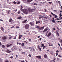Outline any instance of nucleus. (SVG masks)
<instances>
[{
    "label": "nucleus",
    "instance_id": "bf43d9fd",
    "mask_svg": "<svg viewBox=\"0 0 62 62\" xmlns=\"http://www.w3.org/2000/svg\"><path fill=\"white\" fill-rule=\"evenodd\" d=\"M0 46H1V45H2V44L1 42H0Z\"/></svg>",
    "mask_w": 62,
    "mask_h": 62
},
{
    "label": "nucleus",
    "instance_id": "338daca9",
    "mask_svg": "<svg viewBox=\"0 0 62 62\" xmlns=\"http://www.w3.org/2000/svg\"><path fill=\"white\" fill-rule=\"evenodd\" d=\"M56 19H57V20H58V21H59V18H56Z\"/></svg>",
    "mask_w": 62,
    "mask_h": 62
},
{
    "label": "nucleus",
    "instance_id": "39448f33",
    "mask_svg": "<svg viewBox=\"0 0 62 62\" xmlns=\"http://www.w3.org/2000/svg\"><path fill=\"white\" fill-rule=\"evenodd\" d=\"M23 12L26 14H27L28 13V11L27 9H23Z\"/></svg>",
    "mask_w": 62,
    "mask_h": 62
},
{
    "label": "nucleus",
    "instance_id": "dca6fc26",
    "mask_svg": "<svg viewBox=\"0 0 62 62\" xmlns=\"http://www.w3.org/2000/svg\"><path fill=\"white\" fill-rule=\"evenodd\" d=\"M38 49L39 48V49L40 51H41V48H40V46H38Z\"/></svg>",
    "mask_w": 62,
    "mask_h": 62
},
{
    "label": "nucleus",
    "instance_id": "ea45409f",
    "mask_svg": "<svg viewBox=\"0 0 62 62\" xmlns=\"http://www.w3.org/2000/svg\"><path fill=\"white\" fill-rule=\"evenodd\" d=\"M49 31H50L49 30H48L47 31L46 33H48L49 32Z\"/></svg>",
    "mask_w": 62,
    "mask_h": 62
},
{
    "label": "nucleus",
    "instance_id": "c85d7f7f",
    "mask_svg": "<svg viewBox=\"0 0 62 62\" xmlns=\"http://www.w3.org/2000/svg\"><path fill=\"white\" fill-rule=\"evenodd\" d=\"M2 47L3 48H4L5 47V46L4 45H3L2 46Z\"/></svg>",
    "mask_w": 62,
    "mask_h": 62
},
{
    "label": "nucleus",
    "instance_id": "4c0bfd02",
    "mask_svg": "<svg viewBox=\"0 0 62 62\" xmlns=\"http://www.w3.org/2000/svg\"><path fill=\"white\" fill-rule=\"evenodd\" d=\"M16 39V36H15L14 38V39Z\"/></svg>",
    "mask_w": 62,
    "mask_h": 62
},
{
    "label": "nucleus",
    "instance_id": "f03ea898",
    "mask_svg": "<svg viewBox=\"0 0 62 62\" xmlns=\"http://www.w3.org/2000/svg\"><path fill=\"white\" fill-rule=\"evenodd\" d=\"M17 50V47L13 46L11 48V50L12 51H15Z\"/></svg>",
    "mask_w": 62,
    "mask_h": 62
},
{
    "label": "nucleus",
    "instance_id": "2f4dec72",
    "mask_svg": "<svg viewBox=\"0 0 62 62\" xmlns=\"http://www.w3.org/2000/svg\"><path fill=\"white\" fill-rule=\"evenodd\" d=\"M58 56H59V57H62V56H61V55L59 54L58 55Z\"/></svg>",
    "mask_w": 62,
    "mask_h": 62
},
{
    "label": "nucleus",
    "instance_id": "c756f323",
    "mask_svg": "<svg viewBox=\"0 0 62 62\" xmlns=\"http://www.w3.org/2000/svg\"><path fill=\"white\" fill-rule=\"evenodd\" d=\"M51 14L52 15H53V16H54V15H55V14H53V13H52V12H51Z\"/></svg>",
    "mask_w": 62,
    "mask_h": 62
},
{
    "label": "nucleus",
    "instance_id": "a18cd8bd",
    "mask_svg": "<svg viewBox=\"0 0 62 62\" xmlns=\"http://www.w3.org/2000/svg\"><path fill=\"white\" fill-rule=\"evenodd\" d=\"M22 46H23V43L22 44H21Z\"/></svg>",
    "mask_w": 62,
    "mask_h": 62
},
{
    "label": "nucleus",
    "instance_id": "0e129e2a",
    "mask_svg": "<svg viewBox=\"0 0 62 62\" xmlns=\"http://www.w3.org/2000/svg\"><path fill=\"white\" fill-rule=\"evenodd\" d=\"M47 34H48V33H47V32H46V35H45L46 36H47Z\"/></svg>",
    "mask_w": 62,
    "mask_h": 62
},
{
    "label": "nucleus",
    "instance_id": "b1692460",
    "mask_svg": "<svg viewBox=\"0 0 62 62\" xmlns=\"http://www.w3.org/2000/svg\"><path fill=\"white\" fill-rule=\"evenodd\" d=\"M10 12V10H8L7 11V12L8 14Z\"/></svg>",
    "mask_w": 62,
    "mask_h": 62
},
{
    "label": "nucleus",
    "instance_id": "2eb2a0df",
    "mask_svg": "<svg viewBox=\"0 0 62 62\" xmlns=\"http://www.w3.org/2000/svg\"><path fill=\"white\" fill-rule=\"evenodd\" d=\"M45 58H47V55L46 54H45L44 56Z\"/></svg>",
    "mask_w": 62,
    "mask_h": 62
},
{
    "label": "nucleus",
    "instance_id": "9b49d317",
    "mask_svg": "<svg viewBox=\"0 0 62 62\" xmlns=\"http://www.w3.org/2000/svg\"><path fill=\"white\" fill-rule=\"evenodd\" d=\"M36 57L37 58H38L39 59H41V56H36Z\"/></svg>",
    "mask_w": 62,
    "mask_h": 62
},
{
    "label": "nucleus",
    "instance_id": "4be33fe9",
    "mask_svg": "<svg viewBox=\"0 0 62 62\" xmlns=\"http://www.w3.org/2000/svg\"><path fill=\"white\" fill-rule=\"evenodd\" d=\"M24 48H25V49H27V48H29V47H27L25 46H24Z\"/></svg>",
    "mask_w": 62,
    "mask_h": 62
},
{
    "label": "nucleus",
    "instance_id": "a878e982",
    "mask_svg": "<svg viewBox=\"0 0 62 62\" xmlns=\"http://www.w3.org/2000/svg\"><path fill=\"white\" fill-rule=\"evenodd\" d=\"M41 47H44V45L43 44H41Z\"/></svg>",
    "mask_w": 62,
    "mask_h": 62
},
{
    "label": "nucleus",
    "instance_id": "c03bdc74",
    "mask_svg": "<svg viewBox=\"0 0 62 62\" xmlns=\"http://www.w3.org/2000/svg\"><path fill=\"white\" fill-rule=\"evenodd\" d=\"M17 9H16V10H14V11L16 12L17 11Z\"/></svg>",
    "mask_w": 62,
    "mask_h": 62
},
{
    "label": "nucleus",
    "instance_id": "79ce46f5",
    "mask_svg": "<svg viewBox=\"0 0 62 62\" xmlns=\"http://www.w3.org/2000/svg\"><path fill=\"white\" fill-rule=\"evenodd\" d=\"M34 5H38V4L36 3H34Z\"/></svg>",
    "mask_w": 62,
    "mask_h": 62
},
{
    "label": "nucleus",
    "instance_id": "4d7b16f0",
    "mask_svg": "<svg viewBox=\"0 0 62 62\" xmlns=\"http://www.w3.org/2000/svg\"><path fill=\"white\" fill-rule=\"evenodd\" d=\"M46 16H45V17H44V19H46Z\"/></svg>",
    "mask_w": 62,
    "mask_h": 62
},
{
    "label": "nucleus",
    "instance_id": "69168bd1",
    "mask_svg": "<svg viewBox=\"0 0 62 62\" xmlns=\"http://www.w3.org/2000/svg\"><path fill=\"white\" fill-rule=\"evenodd\" d=\"M16 28H19V27H18L17 26H16Z\"/></svg>",
    "mask_w": 62,
    "mask_h": 62
},
{
    "label": "nucleus",
    "instance_id": "f3484780",
    "mask_svg": "<svg viewBox=\"0 0 62 62\" xmlns=\"http://www.w3.org/2000/svg\"><path fill=\"white\" fill-rule=\"evenodd\" d=\"M21 37H22V35H19V39H21Z\"/></svg>",
    "mask_w": 62,
    "mask_h": 62
},
{
    "label": "nucleus",
    "instance_id": "de8ad7c7",
    "mask_svg": "<svg viewBox=\"0 0 62 62\" xmlns=\"http://www.w3.org/2000/svg\"><path fill=\"white\" fill-rule=\"evenodd\" d=\"M58 2L59 4H61L60 3V1H58Z\"/></svg>",
    "mask_w": 62,
    "mask_h": 62
},
{
    "label": "nucleus",
    "instance_id": "7ed1b4c3",
    "mask_svg": "<svg viewBox=\"0 0 62 62\" xmlns=\"http://www.w3.org/2000/svg\"><path fill=\"white\" fill-rule=\"evenodd\" d=\"M24 27L25 29H28L29 28V24H26L24 26Z\"/></svg>",
    "mask_w": 62,
    "mask_h": 62
},
{
    "label": "nucleus",
    "instance_id": "ddd939ff",
    "mask_svg": "<svg viewBox=\"0 0 62 62\" xmlns=\"http://www.w3.org/2000/svg\"><path fill=\"white\" fill-rule=\"evenodd\" d=\"M51 33L50 32H49V33L47 35V37H50V36H51Z\"/></svg>",
    "mask_w": 62,
    "mask_h": 62
},
{
    "label": "nucleus",
    "instance_id": "58836bf2",
    "mask_svg": "<svg viewBox=\"0 0 62 62\" xmlns=\"http://www.w3.org/2000/svg\"><path fill=\"white\" fill-rule=\"evenodd\" d=\"M10 58H11V59H12L13 58V56H12L10 57Z\"/></svg>",
    "mask_w": 62,
    "mask_h": 62
},
{
    "label": "nucleus",
    "instance_id": "0eeeda50",
    "mask_svg": "<svg viewBox=\"0 0 62 62\" xmlns=\"http://www.w3.org/2000/svg\"><path fill=\"white\" fill-rule=\"evenodd\" d=\"M9 23H11V24H12V23H14V22L13 21V20H12V19H11V18H10L9 19Z\"/></svg>",
    "mask_w": 62,
    "mask_h": 62
},
{
    "label": "nucleus",
    "instance_id": "6e6d98bb",
    "mask_svg": "<svg viewBox=\"0 0 62 62\" xmlns=\"http://www.w3.org/2000/svg\"><path fill=\"white\" fill-rule=\"evenodd\" d=\"M49 16L50 17H52V15H49Z\"/></svg>",
    "mask_w": 62,
    "mask_h": 62
},
{
    "label": "nucleus",
    "instance_id": "5fc2aeb1",
    "mask_svg": "<svg viewBox=\"0 0 62 62\" xmlns=\"http://www.w3.org/2000/svg\"><path fill=\"white\" fill-rule=\"evenodd\" d=\"M0 62H3L2 61V60H1V59H0Z\"/></svg>",
    "mask_w": 62,
    "mask_h": 62
},
{
    "label": "nucleus",
    "instance_id": "20e7f679",
    "mask_svg": "<svg viewBox=\"0 0 62 62\" xmlns=\"http://www.w3.org/2000/svg\"><path fill=\"white\" fill-rule=\"evenodd\" d=\"M29 24H30L31 26H34L35 25L34 22H30V23H29Z\"/></svg>",
    "mask_w": 62,
    "mask_h": 62
},
{
    "label": "nucleus",
    "instance_id": "473e14b6",
    "mask_svg": "<svg viewBox=\"0 0 62 62\" xmlns=\"http://www.w3.org/2000/svg\"><path fill=\"white\" fill-rule=\"evenodd\" d=\"M18 14H20V11H18Z\"/></svg>",
    "mask_w": 62,
    "mask_h": 62
},
{
    "label": "nucleus",
    "instance_id": "f257e3e1",
    "mask_svg": "<svg viewBox=\"0 0 62 62\" xmlns=\"http://www.w3.org/2000/svg\"><path fill=\"white\" fill-rule=\"evenodd\" d=\"M36 28H38L39 29V30H42L44 28V27L43 26V27H39V26H37L36 27Z\"/></svg>",
    "mask_w": 62,
    "mask_h": 62
},
{
    "label": "nucleus",
    "instance_id": "e433bc0d",
    "mask_svg": "<svg viewBox=\"0 0 62 62\" xmlns=\"http://www.w3.org/2000/svg\"><path fill=\"white\" fill-rule=\"evenodd\" d=\"M46 48V46H45L43 48V49H45Z\"/></svg>",
    "mask_w": 62,
    "mask_h": 62
},
{
    "label": "nucleus",
    "instance_id": "6e6552de",
    "mask_svg": "<svg viewBox=\"0 0 62 62\" xmlns=\"http://www.w3.org/2000/svg\"><path fill=\"white\" fill-rule=\"evenodd\" d=\"M6 52L8 53H10V52H11V51L9 50L8 49H7L6 50Z\"/></svg>",
    "mask_w": 62,
    "mask_h": 62
},
{
    "label": "nucleus",
    "instance_id": "13d9d810",
    "mask_svg": "<svg viewBox=\"0 0 62 62\" xmlns=\"http://www.w3.org/2000/svg\"><path fill=\"white\" fill-rule=\"evenodd\" d=\"M47 19H48V17H46V20H47Z\"/></svg>",
    "mask_w": 62,
    "mask_h": 62
},
{
    "label": "nucleus",
    "instance_id": "8fccbe9b",
    "mask_svg": "<svg viewBox=\"0 0 62 62\" xmlns=\"http://www.w3.org/2000/svg\"><path fill=\"white\" fill-rule=\"evenodd\" d=\"M56 52L57 53H59V51H58V50H57V51H56Z\"/></svg>",
    "mask_w": 62,
    "mask_h": 62
},
{
    "label": "nucleus",
    "instance_id": "7c9ffc66",
    "mask_svg": "<svg viewBox=\"0 0 62 62\" xmlns=\"http://www.w3.org/2000/svg\"><path fill=\"white\" fill-rule=\"evenodd\" d=\"M5 62H9V61H8V60H6L5 61Z\"/></svg>",
    "mask_w": 62,
    "mask_h": 62
},
{
    "label": "nucleus",
    "instance_id": "e2e57ef3",
    "mask_svg": "<svg viewBox=\"0 0 62 62\" xmlns=\"http://www.w3.org/2000/svg\"><path fill=\"white\" fill-rule=\"evenodd\" d=\"M40 37V36H38V38H39Z\"/></svg>",
    "mask_w": 62,
    "mask_h": 62
},
{
    "label": "nucleus",
    "instance_id": "4468645a",
    "mask_svg": "<svg viewBox=\"0 0 62 62\" xmlns=\"http://www.w3.org/2000/svg\"><path fill=\"white\" fill-rule=\"evenodd\" d=\"M48 27H47L45 29L44 31H43V32H46L48 30Z\"/></svg>",
    "mask_w": 62,
    "mask_h": 62
},
{
    "label": "nucleus",
    "instance_id": "a19ab883",
    "mask_svg": "<svg viewBox=\"0 0 62 62\" xmlns=\"http://www.w3.org/2000/svg\"><path fill=\"white\" fill-rule=\"evenodd\" d=\"M56 34H57L58 33V31H56Z\"/></svg>",
    "mask_w": 62,
    "mask_h": 62
},
{
    "label": "nucleus",
    "instance_id": "f8f14e48",
    "mask_svg": "<svg viewBox=\"0 0 62 62\" xmlns=\"http://www.w3.org/2000/svg\"><path fill=\"white\" fill-rule=\"evenodd\" d=\"M2 39L3 40H5V39H7V37L6 36H4L2 37Z\"/></svg>",
    "mask_w": 62,
    "mask_h": 62
},
{
    "label": "nucleus",
    "instance_id": "09e8293b",
    "mask_svg": "<svg viewBox=\"0 0 62 62\" xmlns=\"http://www.w3.org/2000/svg\"><path fill=\"white\" fill-rule=\"evenodd\" d=\"M57 35V36H59L60 35H59V33H58Z\"/></svg>",
    "mask_w": 62,
    "mask_h": 62
},
{
    "label": "nucleus",
    "instance_id": "f704fd0d",
    "mask_svg": "<svg viewBox=\"0 0 62 62\" xmlns=\"http://www.w3.org/2000/svg\"><path fill=\"white\" fill-rule=\"evenodd\" d=\"M52 39H53V38L54 37V34H52Z\"/></svg>",
    "mask_w": 62,
    "mask_h": 62
},
{
    "label": "nucleus",
    "instance_id": "774afa93",
    "mask_svg": "<svg viewBox=\"0 0 62 62\" xmlns=\"http://www.w3.org/2000/svg\"><path fill=\"white\" fill-rule=\"evenodd\" d=\"M43 17V16H40V17H41V18H42Z\"/></svg>",
    "mask_w": 62,
    "mask_h": 62
},
{
    "label": "nucleus",
    "instance_id": "3c124183",
    "mask_svg": "<svg viewBox=\"0 0 62 62\" xmlns=\"http://www.w3.org/2000/svg\"><path fill=\"white\" fill-rule=\"evenodd\" d=\"M41 38H40V39H39V40H40H40H41Z\"/></svg>",
    "mask_w": 62,
    "mask_h": 62
},
{
    "label": "nucleus",
    "instance_id": "aec40b11",
    "mask_svg": "<svg viewBox=\"0 0 62 62\" xmlns=\"http://www.w3.org/2000/svg\"><path fill=\"white\" fill-rule=\"evenodd\" d=\"M55 17H54V18H58V16H57V15H55H55H54Z\"/></svg>",
    "mask_w": 62,
    "mask_h": 62
},
{
    "label": "nucleus",
    "instance_id": "5701e85b",
    "mask_svg": "<svg viewBox=\"0 0 62 62\" xmlns=\"http://www.w3.org/2000/svg\"><path fill=\"white\" fill-rule=\"evenodd\" d=\"M20 3H21V2L19 1L17 3V5H19V4H20Z\"/></svg>",
    "mask_w": 62,
    "mask_h": 62
},
{
    "label": "nucleus",
    "instance_id": "052dcab7",
    "mask_svg": "<svg viewBox=\"0 0 62 62\" xmlns=\"http://www.w3.org/2000/svg\"><path fill=\"white\" fill-rule=\"evenodd\" d=\"M56 56H57L58 55V53H56Z\"/></svg>",
    "mask_w": 62,
    "mask_h": 62
},
{
    "label": "nucleus",
    "instance_id": "bb28decb",
    "mask_svg": "<svg viewBox=\"0 0 62 62\" xmlns=\"http://www.w3.org/2000/svg\"><path fill=\"white\" fill-rule=\"evenodd\" d=\"M23 6H21V7L20 8V9H22V8H23Z\"/></svg>",
    "mask_w": 62,
    "mask_h": 62
},
{
    "label": "nucleus",
    "instance_id": "1a4fd4ad",
    "mask_svg": "<svg viewBox=\"0 0 62 62\" xmlns=\"http://www.w3.org/2000/svg\"><path fill=\"white\" fill-rule=\"evenodd\" d=\"M40 23V21L39 20V21H36V24H39V23Z\"/></svg>",
    "mask_w": 62,
    "mask_h": 62
},
{
    "label": "nucleus",
    "instance_id": "cd10ccee",
    "mask_svg": "<svg viewBox=\"0 0 62 62\" xmlns=\"http://www.w3.org/2000/svg\"><path fill=\"white\" fill-rule=\"evenodd\" d=\"M52 21L53 23H55V20H52Z\"/></svg>",
    "mask_w": 62,
    "mask_h": 62
},
{
    "label": "nucleus",
    "instance_id": "37998d69",
    "mask_svg": "<svg viewBox=\"0 0 62 62\" xmlns=\"http://www.w3.org/2000/svg\"><path fill=\"white\" fill-rule=\"evenodd\" d=\"M49 4H52V2H48Z\"/></svg>",
    "mask_w": 62,
    "mask_h": 62
},
{
    "label": "nucleus",
    "instance_id": "412c9836",
    "mask_svg": "<svg viewBox=\"0 0 62 62\" xmlns=\"http://www.w3.org/2000/svg\"><path fill=\"white\" fill-rule=\"evenodd\" d=\"M0 29L2 31H4V28L3 27H1Z\"/></svg>",
    "mask_w": 62,
    "mask_h": 62
},
{
    "label": "nucleus",
    "instance_id": "864d4df0",
    "mask_svg": "<svg viewBox=\"0 0 62 62\" xmlns=\"http://www.w3.org/2000/svg\"><path fill=\"white\" fill-rule=\"evenodd\" d=\"M31 41V39H29V41Z\"/></svg>",
    "mask_w": 62,
    "mask_h": 62
},
{
    "label": "nucleus",
    "instance_id": "680f3d73",
    "mask_svg": "<svg viewBox=\"0 0 62 62\" xmlns=\"http://www.w3.org/2000/svg\"><path fill=\"white\" fill-rule=\"evenodd\" d=\"M14 26H13V27H11V28H14Z\"/></svg>",
    "mask_w": 62,
    "mask_h": 62
},
{
    "label": "nucleus",
    "instance_id": "a211bd4d",
    "mask_svg": "<svg viewBox=\"0 0 62 62\" xmlns=\"http://www.w3.org/2000/svg\"><path fill=\"white\" fill-rule=\"evenodd\" d=\"M21 18H22L21 16H19L17 17L18 19H21Z\"/></svg>",
    "mask_w": 62,
    "mask_h": 62
},
{
    "label": "nucleus",
    "instance_id": "49530a36",
    "mask_svg": "<svg viewBox=\"0 0 62 62\" xmlns=\"http://www.w3.org/2000/svg\"><path fill=\"white\" fill-rule=\"evenodd\" d=\"M29 56L30 57H31V55L30 54H29Z\"/></svg>",
    "mask_w": 62,
    "mask_h": 62
},
{
    "label": "nucleus",
    "instance_id": "9d476101",
    "mask_svg": "<svg viewBox=\"0 0 62 62\" xmlns=\"http://www.w3.org/2000/svg\"><path fill=\"white\" fill-rule=\"evenodd\" d=\"M12 45V44H11L9 45L8 44H7L6 45L7 47V48H8V47H10V46H11Z\"/></svg>",
    "mask_w": 62,
    "mask_h": 62
},
{
    "label": "nucleus",
    "instance_id": "423d86ee",
    "mask_svg": "<svg viewBox=\"0 0 62 62\" xmlns=\"http://www.w3.org/2000/svg\"><path fill=\"white\" fill-rule=\"evenodd\" d=\"M28 10L29 12H33V10H34V9H31L30 8H28Z\"/></svg>",
    "mask_w": 62,
    "mask_h": 62
},
{
    "label": "nucleus",
    "instance_id": "c9c22d12",
    "mask_svg": "<svg viewBox=\"0 0 62 62\" xmlns=\"http://www.w3.org/2000/svg\"><path fill=\"white\" fill-rule=\"evenodd\" d=\"M33 52H35L36 51H35V49L34 48L33 49Z\"/></svg>",
    "mask_w": 62,
    "mask_h": 62
},
{
    "label": "nucleus",
    "instance_id": "6ab92c4d",
    "mask_svg": "<svg viewBox=\"0 0 62 62\" xmlns=\"http://www.w3.org/2000/svg\"><path fill=\"white\" fill-rule=\"evenodd\" d=\"M27 21V19H26V20H24L23 21V23H25Z\"/></svg>",
    "mask_w": 62,
    "mask_h": 62
},
{
    "label": "nucleus",
    "instance_id": "72a5a7b5",
    "mask_svg": "<svg viewBox=\"0 0 62 62\" xmlns=\"http://www.w3.org/2000/svg\"><path fill=\"white\" fill-rule=\"evenodd\" d=\"M20 10H21V11L22 12H23V9H20Z\"/></svg>",
    "mask_w": 62,
    "mask_h": 62
},
{
    "label": "nucleus",
    "instance_id": "393cba45",
    "mask_svg": "<svg viewBox=\"0 0 62 62\" xmlns=\"http://www.w3.org/2000/svg\"><path fill=\"white\" fill-rule=\"evenodd\" d=\"M13 3H14V4H16L17 3V2H16L15 1H14L13 2Z\"/></svg>",
    "mask_w": 62,
    "mask_h": 62
},
{
    "label": "nucleus",
    "instance_id": "603ef678",
    "mask_svg": "<svg viewBox=\"0 0 62 62\" xmlns=\"http://www.w3.org/2000/svg\"><path fill=\"white\" fill-rule=\"evenodd\" d=\"M9 37H12V36H11V35H9Z\"/></svg>",
    "mask_w": 62,
    "mask_h": 62
}]
</instances>
